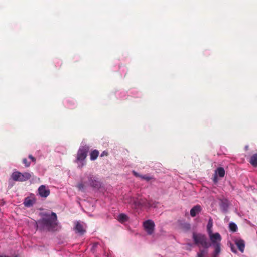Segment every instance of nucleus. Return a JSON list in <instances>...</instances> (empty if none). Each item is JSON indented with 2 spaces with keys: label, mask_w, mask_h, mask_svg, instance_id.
<instances>
[{
  "label": "nucleus",
  "mask_w": 257,
  "mask_h": 257,
  "mask_svg": "<svg viewBox=\"0 0 257 257\" xmlns=\"http://www.w3.org/2000/svg\"><path fill=\"white\" fill-rule=\"evenodd\" d=\"M38 225L45 227L50 231H56L60 228L57 221L56 213H52L51 214H45L44 217L39 220Z\"/></svg>",
  "instance_id": "nucleus-1"
},
{
  "label": "nucleus",
  "mask_w": 257,
  "mask_h": 257,
  "mask_svg": "<svg viewBox=\"0 0 257 257\" xmlns=\"http://www.w3.org/2000/svg\"><path fill=\"white\" fill-rule=\"evenodd\" d=\"M89 150V147L87 145L81 146L78 152L76 160L75 161L78 164V167L82 168L85 164V160L87 156V153Z\"/></svg>",
  "instance_id": "nucleus-2"
},
{
  "label": "nucleus",
  "mask_w": 257,
  "mask_h": 257,
  "mask_svg": "<svg viewBox=\"0 0 257 257\" xmlns=\"http://www.w3.org/2000/svg\"><path fill=\"white\" fill-rule=\"evenodd\" d=\"M30 177V174L27 172L21 173L19 171H14L11 175L12 179L15 181H26Z\"/></svg>",
  "instance_id": "nucleus-3"
},
{
  "label": "nucleus",
  "mask_w": 257,
  "mask_h": 257,
  "mask_svg": "<svg viewBox=\"0 0 257 257\" xmlns=\"http://www.w3.org/2000/svg\"><path fill=\"white\" fill-rule=\"evenodd\" d=\"M193 239L196 244H200L205 248L208 247L209 245L206 238L204 235L193 233Z\"/></svg>",
  "instance_id": "nucleus-4"
},
{
  "label": "nucleus",
  "mask_w": 257,
  "mask_h": 257,
  "mask_svg": "<svg viewBox=\"0 0 257 257\" xmlns=\"http://www.w3.org/2000/svg\"><path fill=\"white\" fill-rule=\"evenodd\" d=\"M143 227L147 234L151 235L153 233L155 228V223L152 220L149 219L143 222Z\"/></svg>",
  "instance_id": "nucleus-5"
},
{
  "label": "nucleus",
  "mask_w": 257,
  "mask_h": 257,
  "mask_svg": "<svg viewBox=\"0 0 257 257\" xmlns=\"http://www.w3.org/2000/svg\"><path fill=\"white\" fill-rule=\"evenodd\" d=\"M208 235L213 245L218 244H220V242L222 238L219 233L216 232L213 233L212 232L211 233L208 234Z\"/></svg>",
  "instance_id": "nucleus-6"
},
{
  "label": "nucleus",
  "mask_w": 257,
  "mask_h": 257,
  "mask_svg": "<svg viewBox=\"0 0 257 257\" xmlns=\"http://www.w3.org/2000/svg\"><path fill=\"white\" fill-rule=\"evenodd\" d=\"M36 199L33 194H31L30 196L27 197L24 201V205L26 207H30L33 206L36 203Z\"/></svg>",
  "instance_id": "nucleus-7"
},
{
  "label": "nucleus",
  "mask_w": 257,
  "mask_h": 257,
  "mask_svg": "<svg viewBox=\"0 0 257 257\" xmlns=\"http://www.w3.org/2000/svg\"><path fill=\"white\" fill-rule=\"evenodd\" d=\"M39 195L42 198L47 197L50 193L49 189L45 185H41L38 190Z\"/></svg>",
  "instance_id": "nucleus-8"
},
{
  "label": "nucleus",
  "mask_w": 257,
  "mask_h": 257,
  "mask_svg": "<svg viewBox=\"0 0 257 257\" xmlns=\"http://www.w3.org/2000/svg\"><path fill=\"white\" fill-rule=\"evenodd\" d=\"M88 179V185L95 188H99L101 186L100 182L96 179H95L91 175H89L87 177Z\"/></svg>",
  "instance_id": "nucleus-9"
},
{
  "label": "nucleus",
  "mask_w": 257,
  "mask_h": 257,
  "mask_svg": "<svg viewBox=\"0 0 257 257\" xmlns=\"http://www.w3.org/2000/svg\"><path fill=\"white\" fill-rule=\"evenodd\" d=\"M75 230L77 233L81 235L83 234L86 231L84 226L79 221L76 223Z\"/></svg>",
  "instance_id": "nucleus-10"
},
{
  "label": "nucleus",
  "mask_w": 257,
  "mask_h": 257,
  "mask_svg": "<svg viewBox=\"0 0 257 257\" xmlns=\"http://www.w3.org/2000/svg\"><path fill=\"white\" fill-rule=\"evenodd\" d=\"M201 211V207L200 205H196L194 206L190 210V215L192 217H195L197 214L199 213Z\"/></svg>",
  "instance_id": "nucleus-11"
},
{
  "label": "nucleus",
  "mask_w": 257,
  "mask_h": 257,
  "mask_svg": "<svg viewBox=\"0 0 257 257\" xmlns=\"http://www.w3.org/2000/svg\"><path fill=\"white\" fill-rule=\"evenodd\" d=\"M235 244L237 246L238 249L243 252L245 248V242L242 239H237L235 240Z\"/></svg>",
  "instance_id": "nucleus-12"
},
{
  "label": "nucleus",
  "mask_w": 257,
  "mask_h": 257,
  "mask_svg": "<svg viewBox=\"0 0 257 257\" xmlns=\"http://www.w3.org/2000/svg\"><path fill=\"white\" fill-rule=\"evenodd\" d=\"M215 174L220 177H223L225 175V170L222 167H218L215 170Z\"/></svg>",
  "instance_id": "nucleus-13"
},
{
  "label": "nucleus",
  "mask_w": 257,
  "mask_h": 257,
  "mask_svg": "<svg viewBox=\"0 0 257 257\" xmlns=\"http://www.w3.org/2000/svg\"><path fill=\"white\" fill-rule=\"evenodd\" d=\"M99 151L97 150H93L90 154V160L92 161H94L97 159L99 155Z\"/></svg>",
  "instance_id": "nucleus-14"
},
{
  "label": "nucleus",
  "mask_w": 257,
  "mask_h": 257,
  "mask_svg": "<svg viewBox=\"0 0 257 257\" xmlns=\"http://www.w3.org/2000/svg\"><path fill=\"white\" fill-rule=\"evenodd\" d=\"M213 246L215 249L213 253V256L216 257L220 252V244H215Z\"/></svg>",
  "instance_id": "nucleus-15"
},
{
  "label": "nucleus",
  "mask_w": 257,
  "mask_h": 257,
  "mask_svg": "<svg viewBox=\"0 0 257 257\" xmlns=\"http://www.w3.org/2000/svg\"><path fill=\"white\" fill-rule=\"evenodd\" d=\"M212 226H213V222L212 219L210 218L208 222V224L207 225V231L208 234L212 233Z\"/></svg>",
  "instance_id": "nucleus-16"
},
{
  "label": "nucleus",
  "mask_w": 257,
  "mask_h": 257,
  "mask_svg": "<svg viewBox=\"0 0 257 257\" xmlns=\"http://www.w3.org/2000/svg\"><path fill=\"white\" fill-rule=\"evenodd\" d=\"M127 219V216L123 213L120 214L118 216V220L121 223H123L126 221Z\"/></svg>",
  "instance_id": "nucleus-17"
},
{
  "label": "nucleus",
  "mask_w": 257,
  "mask_h": 257,
  "mask_svg": "<svg viewBox=\"0 0 257 257\" xmlns=\"http://www.w3.org/2000/svg\"><path fill=\"white\" fill-rule=\"evenodd\" d=\"M250 163L254 167H257V154H255L251 157Z\"/></svg>",
  "instance_id": "nucleus-18"
},
{
  "label": "nucleus",
  "mask_w": 257,
  "mask_h": 257,
  "mask_svg": "<svg viewBox=\"0 0 257 257\" xmlns=\"http://www.w3.org/2000/svg\"><path fill=\"white\" fill-rule=\"evenodd\" d=\"M229 228L230 230L232 232H236L237 230V225L234 222H231L229 223Z\"/></svg>",
  "instance_id": "nucleus-19"
},
{
  "label": "nucleus",
  "mask_w": 257,
  "mask_h": 257,
  "mask_svg": "<svg viewBox=\"0 0 257 257\" xmlns=\"http://www.w3.org/2000/svg\"><path fill=\"white\" fill-rule=\"evenodd\" d=\"M134 174H135V175L136 176H139L141 178H142L143 179H145V180H146L147 181H149L150 180L152 179V177H150V176H147V175H143H143H139L138 174H137L135 172H134Z\"/></svg>",
  "instance_id": "nucleus-20"
},
{
  "label": "nucleus",
  "mask_w": 257,
  "mask_h": 257,
  "mask_svg": "<svg viewBox=\"0 0 257 257\" xmlns=\"http://www.w3.org/2000/svg\"><path fill=\"white\" fill-rule=\"evenodd\" d=\"M85 185L82 182L79 183L77 185V187L79 190H83L84 189Z\"/></svg>",
  "instance_id": "nucleus-21"
},
{
  "label": "nucleus",
  "mask_w": 257,
  "mask_h": 257,
  "mask_svg": "<svg viewBox=\"0 0 257 257\" xmlns=\"http://www.w3.org/2000/svg\"><path fill=\"white\" fill-rule=\"evenodd\" d=\"M23 163L24 164L25 166L26 167H29L30 165V162L28 161L27 159L26 158L23 159Z\"/></svg>",
  "instance_id": "nucleus-22"
},
{
  "label": "nucleus",
  "mask_w": 257,
  "mask_h": 257,
  "mask_svg": "<svg viewBox=\"0 0 257 257\" xmlns=\"http://www.w3.org/2000/svg\"><path fill=\"white\" fill-rule=\"evenodd\" d=\"M204 251L201 250L197 254V257H204Z\"/></svg>",
  "instance_id": "nucleus-23"
},
{
  "label": "nucleus",
  "mask_w": 257,
  "mask_h": 257,
  "mask_svg": "<svg viewBox=\"0 0 257 257\" xmlns=\"http://www.w3.org/2000/svg\"><path fill=\"white\" fill-rule=\"evenodd\" d=\"M29 158L31 160L32 162H35L36 161L35 158L31 155L29 156Z\"/></svg>",
  "instance_id": "nucleus-24"
},
{
  "label": "nucleus",
  "mask_w": 257,
  "mask_h": 257,
  "mask_svg": "<svg viewBox=\"0 0 257 257\" xmlns=\"http://www.w3.org/2000/svg\"><path fill=\"white\" fill-rule=\"evenodd\" d=\"M213 181L215 183L217 182V176L215 174L213 177Z\"/></svg>",
  "instance_id": "nucleus-25"
},
{
  "label": "nucleus",
  "mask_w": 257,
  "mask_h": 257,
  "mask_svg": "<svg viewBox=\"0 0 257 257\" xmlns=\"http://www.w3.org/2000/svg\"><path fill=\"white\" fill-rule=\"evenodd\" d=\"M107 152L105 151H104L102 153H101V156H103L104 155H107Z\"/></svg>",
  "instance_id": "nucleus-26"
},
{
  "label": "nucleus",
  "mask_w": 257,
  "mask_h": 257,
  "mask_svg": "<svg viewBox=\"0 0 257 257\" xmlns=\"http://www.w3.org/2000/svg\"><path fill=\"white\" fill-rule=\"evenodd\" d=\"M231 250H232V251H233V252H235V251H234V250H233V248H232V247H231Z\"/></svg>",
  "instance_id": "nucleus-27"
},
{
  "label": "nucleus",
  "mask_w": 257,
  "mask_h": 257,
  "mask_svg": "<svg viewBox=\"0 0 257 257\" xmlns=\"http://www.w3.org/2000/svg\"><path fill=\"white\" fill-rule=\"evenodd\" d=\"M0 257H8V256H6V255H4V256H0Z\"/></svg>",
  "instance_id": "nucleus-28"
},
{
  "label": "nucleus",
  "mask_w": 257,
  "mask_h": 257,
  "mask_svg": "<svg viewBox=\"0 0 257 257\" xmlns=\"http://www.w3.org/2000/svg\"><path fill=\"white\" fill-rule=\"evenodd\" d=\"M133 203L136 205V202L135 201L133 202Z\"/></svg>",
  "instance_id": "nucleus-29"
}]
</instances>
